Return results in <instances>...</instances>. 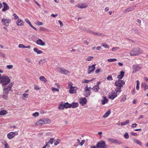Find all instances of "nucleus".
Instances as JSON below:
<instances>
[{
  "label": "nucleus",
  "mask_w": 148,
  "mask_h": 148,
  "mask_svg": "<svg viewBox=\"0 0 148 148\" xmlns=\"http://www.w3.org/2000/svg\"><path fill=\"white\" fill-rule=\"evenodd\" d=\"M18 135V133L17 132H11L7 134V136L8 138L11 139L13 138L15 136Z\"/></svg>",
  "instance_id": "9d476101"
},
{
  "label": "nucleus",
  "mask_w": 148,
  "mask_h": 148,
  "mask_svg": "<svg viewBox=\"0 0 148 148\" xmlns=\"http://www.w3.org/2000/svg\"><path fill=\"white\" fill-rule=\"evenodd\" d=\"M78 106V104L77 103L73 102L71 104V107L73 108H75Z\"/></svg>",
  "instance_id": "5701e85b"
},
{
  "label": "nucleus",
  "mask_w": 148,
  "mask_h": 148,
  "mask_svg": "<svg viewBox=\"0 0 148 148\" xmlns=\"http://www.w3.org/2000/svg\"><path fill=\"white\" fill-rule=\"evenodd\" d=\"M141 69V67L138 64H134L132 66V73H134L140 71Z\"/></svg>",
  "instance_id": "1a4fd4ad"
},
{
  "label": "nucleus",
  "mask_w": 148,
  "mask_h": 148,
  "mask_svg": "<svg viewBox=\"0 0 148 148\" xmlns=\"http://www.w3.org/2000/svg\"><path fill=\"white\" fill-rule=\"evenodd\" d=\"M25 21L32 28H33L36 31L37 30V29L32 25L30 22L29 21V20L27 18H25Z\"/></svg>",
  "instance_id": "a211bd4d"
},
{
  "label": "nucleus",
  "mask_w": 148,
  "mask_h": 148,
  "mask_svg": "<svg viewBox=\"0 0 148 148\" xmlns=\"http://www.w3.org/2000/svg\"><path fill=\"white\" fill-rule=\"evenodd\" d=\"M69 87L70 88L69 92L70 94H74L76 93L78 88L77 87L73 86V84L71 82H69L68 83Z\"/></svg>",
  "instance_id": "20e7f679"
},
{
  "label": "nucleus",
  "mask_w": 148,
  "mask_h": 148,
  "mask_svg": "<svg viewBox=\"0 0 148 148\" xmlns=\"http://www.w3.org/2000/svg\"><path fill=\"white\" fill-rule=\"evenodd\" d=\"M142 86L144 88L145 90H146L148 88V86L145 83H142Z\"/></svg>",
  "instance_id": "72a5a7b5"
},
{
  "label": "nucleus",
  "mask_w": 148,
  "mask_h": 148,
  "mask_svg": "<svg viewBox=\"0 0 148 148\" xmlns=\"http://www.w3.org/2000/svg\"><path fill=\"white\" fill-rule=\"evenodd\" d=\"M46 60L45 59H43L40 60L39 63L40 64H43L45 63L46 62Z\"/></svg>",
  "instance_id": "8fccbe9b"
},
{
  "label": "nucleus",
  "mask_w": 148,
  "mask_h": 148,
  "mask_svg": "<svg viewBox=\"0 0 148 148\" xmlns=\"http://www.w3.org/2000/svg\"><path fill=\"white\" fill-rule=\"evenodd\" d=\"M95 64L92 65L91 66H88V74H90L92 72H93L95 69Z\"/></svg>",
  "instance_id": "f8f14e48"
},
{
  "label": "nucleus",
  "mask_w": 148,
  "mask_h": 148,
  "mask_svg": "<svg viewBox=\"0 0 148 148\" xmlns=\"http://www.w3.org/2000/svg\"><path fill=\"white\" fill-rule=\"evenodd\" d=\"M124 84V82L123 80H116L115 83V86L119 87H122Z\"/></svg>",
  "instance_id": "9b49d317"
},
{
  "label": "nucleus",
  "mask_w": 148,
  "mask_h": 148,
  "mask_svg": "<svg viewBox=\"0 0 148 148\" xmlns=\"http://www.w3.org/2000/svg\"><path fill=\"white\" fill-rule=\"evenodd\" d=\"M13 66L12 65H8L7 66L6 68L8 69H12L13 68Z\"/></svg>",
  "instance_id": "5fc2aeb1"
},
{
  "label": "nucleus",
  "mask_w": 148,
  "mask_h": 148,
  "mask_svg": "<svg viewBox=\"0 0 148 148\" xmlns=\"http://www.w3.org/2000/svg\"><path fill=\"white\" fill-rule=\"evenodd\" d=\"M131 134L132 135L134 136H137L138 135L136 133L134 132H131Z\"/></svg>",
  "instance_id": "774afa93"
},
{
  "label": "nucleus",
  "mask_w": 148,
  "mask_h": 148,
  "mask_svg": "<svg viewBox=\"0 0 148 148\" xmlns=\"http://www.w3.org/2000/svg\"><path fill=\"white\" fill-rule=\"evenodd\" d=\"M64 103L63 102H61L58 107V108L60 110H64Z\"/></svg>",
  "instance_id": "c85d7f7f"
},
{
  "label": "nucleus",
  "mask_w": 148,
  "mask_h": 148,
  "mask_svg": "<svg viewBox=\"0 0 148 148\" xmlns=\"http://www.w3.org/2000/svg\"><path fill=\"white\" fill-rule=\"evenodd\" d=\"M51 122L50 119H43L39 120L36 123V125L37 126H40L45 124H49Z\"/></svg>",
  "instance_id": "f03ea898"
},
{
  "label": "nucleus",
  "mask_w": 148,
  "mask_h": 148,
  "mask_svg": "<svg viewBox=\"0 0 148 148\" xmlns=\"http://www.w3.org/2000/svg\"><path fill=\"white\" fill-rule=\"evenodd\" d=\"M8 112L7 111L5 110H3L0 111V115H3L7 114Z\"/></svg>",
  "instance_id": "bb28decb"
},
{
  "label": "nucleus",
  "mask_w": 148,
  "mask_h": 148,
  "mask_svg": "<svg viewBox=\"0 0 148 148\" xmlns=\"http://www.w3.org/2000/svg\"><path fill=\"white\" fill-rule=\"evenodd\" d=\"M34 88L36 90H38L40 89V88L39 86L37 85H34Z\"/></svg>",
  "instance_id": "bf43d9fd"
},
{
  "label": "nucleus",
  "mask_w": 148,
  "mask_h": 148,
  "mask_svg": "<svg viewBox=\"0 0 148 148\" xmlns=\"http://www.w3.org/2000/svg\"><path fill=\"white\" fill-rule=\"evenodd\" d=\"M61 140L59 139H58L56 140L54 142V144L55 146H56L58 145L61 142Z\"/></svg>",
  "instance_id": "58836bf2"
},
{
  "label": "nucleus",
  "mask_w": 148,
  "mask_h": 148,
  "mask_svg": "<svg viewBox=\"0 0 148 148\" xmlns=\"http://www.w3.org/2000/svg\"><path fill=\"white\" fill-rule=\"evenodd\" d=\"M77 6L79 8L82 9L86 8L88 5L85 3H81L77 5Z\"/></svg>",
  "instance_id": "2eb2a0df"
},
{
  "label": "nucleus",
  "mask_w": 148,
  "mask_h": 148,
  "mask_svg": "<svg viewBox=\"0 0 148 148\" xmlns=\"http://www.w3.org/2000/svg\"><path fill=\"white\" fill-rule=\"evenodd\" d=\"M143 53V50L139 48H135L130 51V54L131 56H136L142 54Z\"/></svg>",
  "instance_id": "7ed1b4c3"
},
{
  "label": "nucleus",
  "mask_w": 148,
  "mask_h": 148,
  "mask_svg": "<svg viewBox=\"0 0 148 148\" xmlns=\"http://www.w3.org/2000/svg\"><path fill=\"white\" fill-rule=\"evenodd\" d=\"M79 103L82 106H84L86 103L87 99L85 98H81L79 101Z\"/></svg>",
  "instance_id": "f3484780"
},
{
  "label": "nucleus",
  "mask_w": 148,
  "mask_h": 148,
  "mask_svg": "<svg viewBox=\"0 0 148 148\" xmlns=\"http://www.w3.org/2000/svg\"><path fill=\"white\" fill-rule=\"evenodd\" d=\"M134 141L135 143H137V144H138L139 145H141V142H140L137 139H135L134 140Z\"/></svg>",
  "instance_id": "37998d69"
},
{
  "label": "nucleus",
  "mask_w": 148,
  "mask_h": 148,
  "mask_svg": "<svg viewBox=\"0 0 148 148\" xmlns=\"http://www.w3.org/2000/svg\"><path fill=\"white\" fill-rule=\"evenodd\" d=\"M10 81L9 77L5 75L1 76L0 81V83L2 85L3 87H5V85L8 84Z\"/></svg>",
  "instance_id": "f257e3e1"
},
{
  "label": "nucleus",
  "mask_w": 148,
  "mask_h": 148,
  "mask_svg": "<svg viewBox=\"0 0 148 148\" xmlns=\"http://www.w3.org/2000/svg\"><path fill=\"white\" fill-rule=\"evenodd\" d=\"M120 48L119 47H113L112 49H110V51H116L118 50V49H119Z\"/></svg>",
  "instance_id": "a19ab883"
},
{
  "label": "nucleus",
  "mask_w": 148,
  "mask_h": 148,
  "mask_svg": "<svg viewBox=\"0 0 148 148\" xmlns=\"http://www.w3.org/2000/svg\"><path fill=\"white\" fill-rule=\"evenodd\" d=\"M124 73H125L123 71H121L120 74L117 76V77L120 79H122L124 76Z\"/></svg>",
  "instance_id": "412c9836"
},
{
  "label": "nucleus",
  "mask_w": 148,
  "mask_h": 148,
  "mask_svg": "<svg viewBox=\"0 0 148 148\" xmlns=\"http://www.w3.org/2000/svg\"><path fill=\"white\" fill-rule=\"evenodd\" d=\"M8 93H5V92H3V97L5 99H7L8 97Z\"/></svg>",
  "instance_id": "49530a36"
},
{
  "label": "nucleus",
  "mask_w": 148,
  "mask_h": 148,
  "mask_svg": "<svg viewBox=\"0 0 148 148\" xmlns=\"http://www.w3.org/2000/svg\"><path fill=\"white\" fill-rule=\"evenodd\" d=\"M39 78L41 81H44L45 82H47V79L44 76H40Z\"/></svg>",
  "instance_id": "a878e982"
},
{
  "label": "nucleus",
  "mask_w": 148,
  "mask_h": 148,
  "mask_svg": "<svg viewBox=\"0 0 148 148\" xmlns=\"http://www.w3.org/2000/svg\"><path fill=\"white\" fill-rule=\"evenodd\" d=\"M136 88L137 90H138L139 89V82L138 80H137L136 81Z\"/></svg>",
  "instance_id": "ea45409f"
},
{
  "label": "nucleus",
  "mask_w": 148,
  "mask_h": 148,
  "mask_svg": "<svg viewBox=\"0 0 148 148\" xmlns=\"http://www.w3.org/2000/svg\"><path fill=\"white\" fill-rule=\"evenodd\" d=\"M102 46L104 47L105 48H109V46L106 43H102L101 44Z\"/></svg>",
  "instance_id": "79ce46f5"
},
{
  "label": "nucleus",
  "mask_w": 148,
  "mask_h": 148,
  "mask_svg": "<svg viewBox=\"0 0 148 148\" xmlns=\"http://www.w3.org/2000/svg\"><path fill=\"white\" fill-rule=\"evenodd\" d=\"M121 87H117L115 89V91H116V92L117 93L119 92L120 93L121 91Z\"/></svg>",
  "instance_id": "7c9ffc66"
},
{
  "label": "nucleus",
  "mask_w": 148,
  "mask_h": 148,
  "mask_svg": "<svg viewBox=\"0 0 148 148\" xmlns=\"http://www.w3.org/2000/svg\"><path fill=\"white\" fill-rule=\"evenodd\" d=\"M85 140H82L81 142H80L79 144L80 145L82 146L85 143Z\"/></svg>",
  "instance_id": "052dcab7"
},
{
  "label": "nucleus",
  "mask_w": 148,
  "mask_h": 148,
  "mask_svg": "<svg viewBox=\"0 0 148 148\" xmlns=\"http://www.w3.org/2000/svg\"><path fill=\"white\" fill-rule=\"evenodd\" d=\"M13 84L12 83H10L9 84L8 87L9 88V90L10 91H12V87Z\"/></svg>",
  "instance_id": "de8ad7c7"
},
{
  "label": "nucleus",
  "mask_w": 148,
  "mask_h": 148,
  "mask_svg": "<svg viewBox=\"0 0 148 148\" xmlns=\"http://www.w3.org/2000/svg\"><path fill=\"white\" fill-rule=\"evenodd\" d=\"M110 110L107 111L103 116V118L104 119L106 118L110 114Z\"/></svg>",
  "instance_id": "393cba45"
},
{
  "label": "nucleus",
  "mask_w": 148,
  "mask_h": 148,
  "mask_svg": "<svg viewBox=\"0 0 148 148\" xmlns=\"http://www.w3.org/2000/svg\"><path fill=\"white\" fill-rule=\"evenodd\" d=\"M18 47L19 48H25V46L23 44H20L18 45Z\"/></svg>",
  "instance_id": "603ef678"
},
{
  "label": "nucleus",
  "mask_w": 148,
  "mask_h": 148,
  "mask_svg": "<svg viewBox=\"0 0 148 148\" xmlns=\"http://www.w3.org/2000/svg\"><path fill=\"white\" fill-rule=\"evenodd\" d=\"M93 58V56H88L86 60V61H90Z\"/></svg>",
  "instance_id": "a18cd8bd"
},
{
  "label": "nucleus",
  "mask_w": 148,
  "mask_h": 148,
  "mask_svg": "<svg viewBox=\"0 0 148 148\" xmlns=\"http://www.w3.org/2000/svg\"><path fill=\"white\" fill-rule=\"evenodd\" d=\"M108 140L109 141L114 143H115V142L116 141V140L113 138H108Z\"/></svg>",
  "instance_id": "864d4df0"
},
{
  "label": "nucleus",
  "mask_w": 148,
  "mask_h": 148,
  "mask_svg": "<svg viewBox=\"0 0 148 148\" xmlns=\"http://www.w3.org/2000/svg\"><path fill=\"white\" fill-rule=\"evenodd\" d=\"M36 24L38 25H43V23L42 22L38 21L37 22Z\"/></svg>",
  "instance_id": "0e129e2a"
},
{
  "label": "nucleus",
  "mask_w": 148,
  "mask_h": 148,
  "mask_svg": "<svg viewBox=\"0 0 148 148\" xmlns=\"http://www.w3.org/2000/svg\"><path fill=\"white\" fill-rule=\"evenodd\" d=\"M108 62H113L117 61V59L115 58H110L107 60Z\"/></svg>",
  "instance_id": "e433bc0d"
},
{
  "label": "nucleus",
  "mask_w": 148,
  "mask_h": 148,
  "mask_svg": "<svg viewBox=\"0 0 148 148\" xmlns=\"http://www.w3.org/2000/svg\"><path fill=\"white\" fill-rule=\"evenodd\" d=\"M100 88L99 86H95L92 88V90L95 92H98L99 91Z\"/></svg>",
  "instance_id": "4be33fe9"
},
{
  "label": "nucleus",
  "mask_w": 148,
  "mask_h": 148,
  "mask_svg": "<svg viewBox=\"0 0 148 148\" xmlns=\"http://www.w3.org/2000/svg\"><path fill=\"white\" fill-rule=\"evenodd\" d=\"M135 8L134 6H130L129 8L127 9V11L128 12H131L133 11L134 9Z\"/></svg>",
  "instance_id": "c756f323"
},
{
  "label": "nucleus",
  "mask_w": 148,
  "mask_h": 148,
  "mask_svg": "<svg viewBox=\"0 0 148 148\" xmlns=\"http://www.w3.org/2000/svg\"><path fill=\"white\" fill-rule=\"evenodd\" d=\"M33 50L35 52L38 54L41 53L42 52V51L38 50V49L36 48H34L33 49Z\"/></svg>",
  "instance_id": "b1692460"
},
{
  "label": "nucleus",
  "mask_w": 148,
  "mask_h": 148,
  "mask_svg": "<svg viewBox=\"0 0 148 148\" xmlns=\"http://www.w3.org/2000/svg\"><path fill=\"white\" fill-rule=\"evenodd\" d=\"M88 86H85L84 88V95L86 97H89L90 94V90L91 88L90 87H88Z\"/></svg>",
  "instance_id": "6e6552de"
},
{
  "label": "nucleus",
  "mask_w": 148,
  "mask_h": 148,
  "mask_svg": "<svg viewBox=\"0 0 148 148\" xmlns=\"http://www.w3.org/2000/svg\"><path fill=\"white\" fill-rule=\"evenodd\" d=\"M40 30H41V31H47L48 32V30L47 29L45 28L42 27H40Z\"/></svg>",
  "instance_id": "13d9d810"
},
{
  "label": "nucleus",
  "mask_w": 148,
  "mask_h": 148,
  "mask_svg": "<svg viewBox=\"0 0 148 148\" xmlns=\"http://www.w3.org/2000/svg\"><path fill=\"white\" fill-rule=\"evenodd\" d=\"M57 69L58 71L62 74L68 75L70 73V72L68 70L60 67H58Z\"/></svg>",
  "instance_id": "423d86ee"
},
{
  "label": "nucleus",
  "mask_w": 148,
  "mask_h": 148,
  "mask_svg": "<svg viewBox=\"0 0 148 148\" xmlns=\"http://www.w3.org/2000/svg\"><path fill=\"white\" fill-rule=\"evenodd\" d=\"M107 79L108 80H113V79L112 77L110 75H108L107 77Z\"/></svg>",
  "instance_id": "680f3d73"
},
{
  "label": "nucleus",
  "mask_w": 148,
  "mask_h": 148,
  "mask_svg": "<svg viewBox=\"0 0 148 148\" xmlns=\"http://www.w3.org/2000/svg\"><path fill=\"white\" fill-rule=\"evenodd\" d=\"M97 148H107V146L106 145L105 141L101 140L96 144Z\"/></svg>",
  "instance_id": "39448f33"
},
{
  "label": "nucleus",
  "mask_w": 148,
  "mask_h": 148,
  "mask_svg": "<svg viewBox=\"0 0 148 148\" xmlns=\"http://www.w3.org/2000/svg\"><path fill=\"white\" fill-rule=\"evenodd\" d=\"M0 56H2L4 58L5 57V54L2 53H0Z\"/></svg>",
  "instance_id": "338daca9"
},
{
  "label": "nucleus",
  "mask_w": 148,
  "mask_h": 148,
  "mask_svg": "<svg viewBox=\"0 0 148 148\" xmlns=\"http://www.w3.org/2000/svg\"><path fill=\"white\" fill-rule=\"evenodd\" d=\"M16 25L18 26H21L24 25V22L21 19H18L16 21Z\"/></svg>",
  "instance_id": "dca6fc26"
},
{
  "label": "nucleus",
  "mask_w": 148,
  "mask_h": 148,
  "mask_svg": "<svg viewBox=\"0 0 148 148\" xmlns=\"http://www.w3.org/2000/svg\"><path fill=\"white\" fill-rule=\"evenodd\" d=\"M5 87H3L4 88V90L3 91L4 92H5V93H8L9 91H10V90H9V88L8 87L5 88Z\"/></svg>",
  "instance_id": "4c0bfd02"
},
{
  "label": "nucleus",
  "mask_w": 148,
  "mask_h": 148,
  "mask_svg": "<svg viewBox=\"0 0 148 148\" xmlns=\"http://www.w3.org/2000/svg\"><path fill=\"white\" fill-rule=\"evenodd\" d=\"M52 90L53 92H59V89L57 88H55L54 87H52L51 89Z\"/></svg>",
  "instance_id": "3c124183"
},
{
  "label": "nucleus",
  "mask_w": 148,
  "mask_h": 148,
  "mask_svg": "<svg viewBox=\"0 0 148 148\" xmlns=\"http://www.w3.org/2000/svg\"><path fill=\"white\" fill-rule=\"evenodd\" d=\"M59 23L60 26L61 27H62L63 26V24L62 22L60 20H59L58 21Z\"/></svg>",
  "instance_id": "69168bd1"
},
{
  "label": "nucleus",
  "mask_w": 148,
  "mask_h": 148,
  "mask_svg": "<svg viewBox=\"0 0 148 148\" xmlns=\"http://www.w3.org/2000/svg\"><path fill=\"white\" fill-rule=\"evenodd\" d=\"M95 35H97L99 36H104V35L101 33H97V32H95Z\"/></svg>",
  "instance_id": "4d7b16f0"
},
{
  "label": "nucleus",
  "mask_w": 148,
  "mask_h": 148,
  "mask_svg": "<svg viewBox=\"0 0 148 148\" xmlns=\"http://www.w3.org/2000/svg\"><path fill=\"white\" fill-rule=\"evenodd\" d=\"M36 43L37 45L41 46H45L46 45L45 42L40 39H38L36 41Z\"/></svg>",
  "instance_id": "4468645a"
},
{
  "label": "nucleus",
  "mask_w": 148,
  "mask_h": 148,
  "mask_svg": "<svg viewBox=\"0 0 148 148\" xmlns=\"http://www.w3.org/2000/svg\"><path fill=\"white\" fill-rule=\"evenodd\" d=\"M124 137L126 139H128L129 138V136L128 133L127 132H126L124 135Z\"/></svg>",
  "instance_id": "c03bdc74"
},
{
  "label": "nucleus",
  "mask_w": 148,
  "mask_h": 148,
  "mask_svg": "<svg viewBox=\"0 0 148 148\" xmlns=\"http://www.w3.org/2000/svg\"><path fill=\"white\" fill-rule=\"evenodd\" d=\"M108 101V99L106 97H103V99L101 100V103L103 105H104L107 103Z\"/></svg>",
  "instance_id": "6ab92c4d"
},
{
  "label": "nucleus",
  "mask_w": 148,
  "mask_h": 148,
  "mask_svg": "<svg viewBox=\"0 0 148 148\" xmlns=\"http://www.w3.org/2000/svg\"><path fill=\"white\" fill-rule=\"evenodd\" d=\"M90 82L89 80H88L87 79H84L82 82L83 83H87Z\"/></svg>",
  "instance_id": "e2e57ef3"
},
{
  "label": "nucleus",
  "mask_w": 148,
  "mask_h": 148,
  "mask_svg": "<svg viewBox=\"0 0 148 148\" xmlns=\"http://www.w3.org/2000/svg\"><path fill=\"white\" fill-rule=\"evenodd\" d=\"M55 141L54 138H51L50 139L48 142L47 143H49L51 145L52 144L53 142Z\"/></svg>",
  "instance_id": "473e14b6"
},
{
  "label": "nucleus",
  "mask_w": 148,
  "mask_h": 148,
  "mask_svg": "<svg viewBox=\"0 0 148 148\" xmlns=\"http://www.w3.org/2000/svg\"><path fill=\"white\" fill-rule=\"evenodd\" d=\"M3 8L2 9V11H5L9 9V6L5 2L3 3Z\"/></svg>",
  "instance_id": "aec40b11"
},
{
  "label": "nucleus",
  "mask_w": 148,
  "mask_h": 148,
  "mask_svg": "<svg viewBox=\"0 0 148 148\" xmlns=\"http://www.w3.org/2000/svg\"><path fill=\"white\" fill-rule=\"evenodd\" d=\"M12 15L14 17V19L15 20H17L19 19V17L16 14L14 13Z\"/></svg>",
  "instance_id": "09e8293b"
},
{
  "label": "nucleus",
  "mask_w": 148,
  "mask_h": 148,
  "mask_svg": "<svg viewBox=\"0 0 148 148\" xmlns=\"http://www.w3.org/2000/svg\"><path fill=\"white\" fill-rule=\"evenodd\" d=\"M23 97L22 98V99L24 100L25 99V98H28L29 94L26 93H24L22 94Z\"/></svg>",
  "instance_id": "cd10ccee"
},
{
  "label": "nucleus",
  "mask_w": 148,
  "mask_h": 148,
  "mask_svg": "<svg viewBox=\"0 0 148 148\" xmlns=\"http://www.w3.org/2000/svg\"><path fill=\"white\" fill-rule=\"evenodd\" d=\"M129 121L128 120H127L125 122H121L120 124L122 126H123L124 125H125L129 123Z\"/></svg>",
  "instance_id": "f704fd0d"
},
{
  "label": "nucleus",
  "mask_w": 148,
  "mask_h": 148,
  "mask_svg": "<svg viewBox=\"0 0 148 148\" xmlns=\"http://www.w3.org/2000/svg\"><path fill=\"white\" fill-rule=\"evenodd\" d=\"M11 20L8 18H5L1 19L2 23L5 26H8L11 22Z\"/></svg>",
  "instance_id": "0eeeda50"
},
{
  "label": "nucleus",
  "mask_w": 148,
  "mask_h": 148,
  "mask_svg": "<svg viewBox=\"0 0 148 148\" xmlns=\"http://www.w3.org/2000/svg\"><path fill=\"white\" fill-rule=\"evenodd\" d=\"M39 115V113L38 112H36L32 114V115L36 117L38 116Z\"/></svg>",
  "instance_id": "6e6d98bb"
},
{
  "label": "nucleus",
  "mask_w": 148,
  "mask_h": 148,
  "mask_svg": "<svg viewBox=\"0 0 148 148\" xmlns=\"http://www.w3.org/2000/svg\"><path fill=\"white\" fill-rule=\"evenodd\" d=\"M126 99V96L125 95H123L121 100L120 102H123L125 101Z\"/></svg>",
  "instance_id": "c9c22d12"
},
{
  "label": "nucleus",
  "mask_w": 148,
  "mask_h": 148,
  "mask_svg": "<svg viewBox=\"0 0 148 148\" xmlns=\"http://www.w3.org/2000/svg\"><path fill=\"white\" fill-rule=\"evenodd\" d=\"M64 108H71V104L69 103L68 102L64 103Z\"/></svg>",
  "instance_id": "2f4dec72"
},
{
  "label": "nucleus",
  "mask_w": 148,
  "mask_h": 148,
  "mask_svg": "<svg viewBox=\"0 0 148 148\" xmlns=\"http://www.w3.org/2000/svg\"><path fill=\"white\" fill-rule=\"evenodd\" d=\"M117 95L116 92L112 91L110 93L108 98L112 100H113L117 97Z\"/></svg>",
  "instance_id": "ddd939ff"
}]
</instances>
